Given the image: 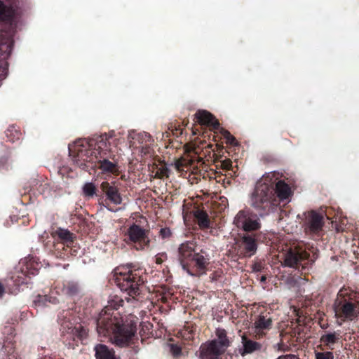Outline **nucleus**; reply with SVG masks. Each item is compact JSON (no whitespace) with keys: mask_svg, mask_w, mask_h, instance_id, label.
Masks as SVG:
<instances>
[{"mask_svg":"<svg viewBox=\"0 0 359 359\" xmlns=\"http://www.w3.org/2000/svg\"><path fill=\"white\" fill-rule=\"evenodd\" d=\"M169 173V168L164 164L157 169L156 176L159 179H162L163 177H168Z\"/></svg>","mask_w":359,"mask_h":359,"instance_id":"obj_34","label":"nucleus"},{"mask_svg":"<svg viewBox=\"0 0 359 359\" xmlns=\"http://www.w3.org/2000/svg\"><path fill=\"white\" fill-rule=\"evenodd\" d=\"M226 359H233V356L229 355V356H226Z\"/></svg>","mask_w":359,"mask_h":359,"instance_id":"obj_53","label":"nucleus"},{"mask_svg":"<svg viewBox=\"0 0 359 359\" xmlns=\"http://www.w3.org/2000/svg\"><path fill=\"white\" fill-rule=\"evenodd\" d=\"M215 335L217 338L212 340V341H215L217 346L226 351L228 347L231 346V341L227 336L226 331L223 328L218 327L216 329Z\"/></svg>","mask_w":359,"mask_h":359,"instance_id":"obj_21","label":"nucleus"},{"mask_svg":"<svg viewBox=\"0 0 359 359\" xmlns=\"http://www.w3.org/2000/svg\"><path fill=\"white\" fill-rule=\"evenodd\" d=\"M5 292V287L4 285L0 281V298L3 297L4 294Z\"/></svg>","mask_w":359,"mask_h":359,"instance_id":"obj_45","label":"nucleus"},{"mask_svg":"<svg viewBox=\"0 0 359 359\" xmlns=\"http://www.w3.org/2000/svg\"><path fill=\"white\" fill-rule=\"evenodd\" d=\"M241 343L243 348H241L239 351L242 356L251 354L256 351H259L264 348L263 344L255 341L245 335L241 338Z\"/></svg>","mask_w":359,"mask_h":359,"instance_id":"obj_19","label":"nucleus"},{"mask_svg":"<svg viewBox=\"0 0 359 359\" xmlns=\"http://www.w3.org/2000/svg\"><path fill=\"white\" fill-rule=\"evenodd\" d=\"M196 121L201 126L209 127L211 130H219L220 124L215 116L206 110H198L195 114Z\"/></svg>","mask_w":359,"mask_h":359,"instance_id":"obj_16","label":"nucleus"},{"mask_svg":"<svg viewBox=\"0 0 359 359\" xmlns=\"http://www.w3.org/2000/svg\"><path fill=\"white\" fill-rule=\"evenodd\" d=\"M253 270L255 271H260L262 270V266L260 264H255Z\"/></svg>","mask_w":359,"mask_h":359,"instance_id":"obj_47","label":"nucleus"},{"mask_svg":"<svg viewBox=\"0 0 359 359\" xmlns=\"http://www.w3.org/2000/svg\"><path fill=\"white\" fill-rule=\"evenodd\" d=\"M253 321L252 328L254 331V337L256 339H263L273 327V313L264 310L255 316Z\"/></svg>","mask_w":359,"mask_h":359,"instance_id":"obj_12","label":"nucleus"},{"mask_svg":"<svg viewBox=\"0 0 359 359\" xmlns=\"http://www.w3.org/2000/svg\"><path fill=\"white\" fill-rule=\"evenodd\" d=\"M340 339V333L339 332H327L320 337V341L323 345L325 346L327 349L332 350L333 345L338 342Z\"/></svg>","mask_w":359,"mask_h":359,"instance_id":"obj_23","label":"nucleus"},{"mask_svg":"<svg viewBox=\"0 0 359 359\" xmlns=\"http://www.w3.org/2000/svg\"><path fill=\"white\" fill-rule=\"evenodd\" d=\"M335 316L341 321H352L359 314L357 293L348 289L341 290L334 304Z\"/></svg>","mask_w":359,"mask_h":359,"instance_id":"obj_6","label":"nucleus"},{"mask_svg":"<svg viewBox=\"0 0 359 359\" xmlns=\"http://www.w3.org/2000/svg\"><path fill=\"white\" fill-rule=\"evenodd\" d=\"M266 276H262L261 277V280H261V282H265V281H266Z\"/></svg>","mask_w":359,"mask_h":359,"instance_id":"obj_52","label":"nucleus"},{"mask_svg":"<svg viewBox=\"0 0 359 359\" xmlns=\"http://www.w3.org/2000/svg\"><path fill=\"white\" fill-rule=\"evenodd\" d=\"M62 292L68 296H74L79 292V286L77 283L67 281L63 283Z\"/></svg>","mask_w":359,"mask_h":359,"instance_id":"obj_28","label":"nucleus"},{"mask_svg":"<svg viewBox=\"0 0 359 359\" xmlns=\"http://www.w3.org/2000/svg\"><path fill=\"white\" fill-rule=\"evenodd\" d=\"M316 259L315 253L311 257L306 250L294 248L285 255L284 265L303 271L307 265L313 264Z\"/></svg>","mask_w":359,"mask_h":359,"instance_id":"obj_9","label":"nucleus"},{"mask_svg":"<svg viewBox=\"0 0 359 359\" xmlns=\"http://www.w3.org/2000/svg\"><path fill=\"white\" fill-rule=\"evenodd\" d=\"M316 359H334L333 353L331 351L315 352Z\"/></svg>","mask_w":359,"mask_h":359,"instance_id":"obj_36","label":"nucleus"},{"mask_svg":"<svg viewBox=\"0 0 359 359\" xmlns=\"http://www.w3.org/2000/svg\"><path fill=\"white\" fill-rule=\"evenodd\" d=\"M225 351L216 345L215 341H210L208 344L201 346V359H219Z\"/></svg>","mask_w":359,"mask_h":359,"instance_id":"obj_17","label":"nucleus"},{"mask_svg":"<svg viewBox=\"0 0 359 359\" xmlns=\"http://www.w3.org/2000/svg\"><path fill=\"white\" fill-rule=\"evenodd\" d=\"M222 168L224 169H226V170H231V168H232V161L227 158V159H225L224 161H222Z\"/></svg>","mask_w":359,"mask_h":359,"instance_id":"obj_42","label":"nucleus"},{"mask_svg":"<svg viewBox=\"0 0 359 359\" xmlns=\"http://www.w3.org/2000/svg\"><path fill=\"white\" fill-rule=\"evenodd\" d=\"M83 194L85 198L90 199L93 196H96L97 197V188L95 185L92 182H86L83 184L82 187Z\"/></svg>","mask_w":359,"mask_h":359,"instance_id":"obj_30","label":"nucleus"},{"mask_svg":"<svg viewBox=\"0 0 359 359\" xmlns=\"http://www.w3.org/2000/svg\"><path fill=\"white\" fill-rule=\"evenodd\" d=\"M167 254L165 252L158 253L156 255V263L157 264H161L167 259Z\"/></svg>","mask_w":359,"mask_h":359,"instance_id":"obj_40","label":"nucleus"},{"mask_svg":"<svg viewBox=\"0 0 359 359\" xmlns=\"http://www.w3.org/2000/svg\"><path fill=\"white\" fill-rule=\"evenodd\" d=\"M128 139L130 146L135 148H139L146 144H152L154 142L151 136L146 132H131L129 133Z\"/></svg>","mask_w":359,"mask_h":359,"instance_id":"obj_18","label":"nucleus"},{"mask_svg":"<svg viewBox=\"0 0 359 359\" xmlns=\"http://www.w3.org/2000/svg\"><path fill=\"white\" fill-rule=\"evenodd\" d=\"M194 153H195L196 154H198V150H197V149H194Z\"/></svg>","mask_w":359,"mask_h":359,"instance_id":"obj_54","label":"nucleus"},{"mask_svg":"<svg viewBox=\"0 0 359 359\" xmlns=\"http://www.w3.org/2000/svg\"><path fill=\"white\" fill-rule=\"evenodd\" d=\"M102 194L97 195L98 204L109 211H114L111 205H118L122 203V196L116 182H102L100 184Z\"/></svg>","mask_w":359,"mask_h":359,"instance_id":"obj_8","label":"nucleus"},{"mask_svg":"<svg viewBox=\"0 0 359 359\" xmlns=\"http://www.w3.org/2000/svg\"><path fill=\"white\" fill-rule=\"evenodd\" d=\"M69 311H62V312L60 313V314L58 315V318L60 319L62 318H67V314Z\"/></svg>","mask_w":359,"mask_h":359,"instance_id":"obj_46","label":"nucleus"},{"mask_svg":"<svg viewBox=\"0 0 359 359\" xmlns=\"http://www.w3.org/2000/svg\"><path fill=\"white\" fill-rule=\"evenodd\" d=\"M172 235L171 231L169 228H161L159 231V236L163 239L169 238Z\"/></svg>","mask_w":359,"mask_h":359,"instance_id":"obj_38","label":"nucleus"},{"mask_svg":"<svg viewBox=\"0 0 359 359\" xmlns=\"http://www.w3.org/2000/svg\"><path fill=\"white\" fill-rule=\"evenodd\" d=\"M87 337L88 330L81 325L69 327V331H67V332L63 334L67 345L72 348H74L75 346L79 345L78 342L79 341H83Z\"/></svg>","mask_w":359,"mask_h":359,"instance_id":"obj_15","label":"nucleus"},{"mask_svg":"<svg viewBox=\"0 0 359 359\" xmlns=\"http://www.w3.org/2000/svg\"><path fill=\"white\" fill-rule=\"evenodd\" d=\"M241 255L245 257H250L255 254L257 250V242L254 233H245L239 234V239L236 242Z\"/></svg>","mask_w":359,"mask_h":359,"instance_id":"obj_14","label":"nucleus"},{"mask_svg":"<svg viewBox=\"0 0 359 359\" xmlns=\"http://www.w3.org/2000/svg\"><path fill=\"white\" fill-rule=\"evenodd\" d=\"M53 236L57 241L64 242L69 245L74 243L75 236L67 229L59 228L52 233Z\"/></svg>","mask_w":359,"mask_h":359,"instance_id":"obj_22","label":"nucleus"},{"mask_svg":"<svg viewBox=\"0 0 359 359\" xmlns=\"http://www.w3.org/2000/svg\"><path fill=\"white\" fill-rule=\"evenodd\" d=\"M304 219L303 228L304 232L311 236H319L324 226V217L323 214L315 210H311L304 213Z\"/></svg>","mask_w":359,"mask_h":359,"instance_id":"obj_13","label":"nucleus"},{"mask_svg":"<svg viewBox=\"0 0 359 359\" xmlns=\"http://www.w3.org/2000/svg\"><path fill=\"white\" fill-rule=\"evenodd\" d=\"M1 71H2L1 75L6 76L7 74L8 69L6 67H3L1 69Z\"/></svg>","mask_w":359,"mask_h":359,"instance_id":"obj_48","label":"nucleus"},{"mask_svg":"<svg viewBox=\"0 0 359 359\" xmlns=\"http://www.w3.org/2000/svg\"><path fill=\"white\" fill-rule=\"evenodd\" d=\"M199 161H202V158L199 157Z\"/></svg>","mask_w":359,"mask_h":359,"instance_id":"obj_55","label":"nucleus"},{"mask_svg":"<svg viewBox=\"0 0 359 359\" xmlns=\"http://www.w3.org/2000/svg\"><path fill=\"white\" fill-rule=\"evenodd\" d=\"M9 156H3L0 158V171L8 170L11 165L9 163Z\"/></svg>","mask_w":359,"mask_h":359,"instance_id":"obj_35","label":"nucleus"},{"mask_svg":"<svg viewBox=\"0 0 359 359\" xmlns=\"http://www.w3.org/2000/svg\"><path fill=\"white\" fill-rule=\"evenodd\" d=\"M109 139L107 134H103L88 140H78L69 145V155L86 171L97 168L102 173L118 175V159Z\"/></svg>","mask_w":359,"mask_h":359,"instance_id":"obj_1","label":"nucleus"},{"mask_svg":"<svg viewBox=\"0 0 359 359\" xmlns=\"http://www.w3.org/2000/svg\"><path fill=\"white\" fill-rule=\"evenodd\" d=\"M327 327H328V324L327 323L320 324V327L322 329H326V328H327Z\"/></svg>","mask_w":359,"mask_h":359,"instance_id":"obj_49","label":"nucleus"},{"mask_svg":"<svg viewBox=\"0 0 359 359\" xmlns=\"http://www.w3.org/2000/svg\"><path fill=\"white\" fill-rule=\"evenodd\" d=\"M72 246L60 241L54 244V250L57 251V257H65L71 254Z\"/></svg>","mask_w":359,"mask_h":359,"instance_id":"obj_29","label":"nucleus"},{"mask_svg":"<svg viewBox=\"0 0 359 359\" xmlns=\"http://www.w3.org/2000/svg\"><path fill=\"white\" fill-rule=\"evenodd\" d=\"M210 278L212 280H216V275L215 273H212L210 275Z\"/></svg>","mask_w":359,"mask_h":359,"instance_id":"obj_50","label":"nucleus"},{"mask_svg":"<svg viewBox=\"0 0 359 359\" xmlns=\"http://www.w3.org/2000/svg\"><path fill=\"white\" fill-rule=\"evenodd\" d=\"M174 165L175 169L177 171L182 172L184 171L185 168H188V166L190 165V162L189 160H187L184 158H180L175 161Z\"/></svg>","mask_w":359,"mask_h":359,"instance_id":"obj_33","label":"nucleus"},{"mask_svg":"<svg viewBox=\"0 0 359 359\" xmlns=\"http://www.w3.org/2000/svg\"><path fill=\"white\" fill-rule=\"evenodd\" d=\"M151 144H144L141 146L140 148L141 149V153L144 155H151L152 149L151 148Z\"/></svg>","mask_w":359,"mask_h":359,"instance_id":"obj_41","label":"nucleus"},{"mask_svg":"<svg viewBox=\"0 0 359 359\" xmlns=\"http://www.w3.org/2000/svg\"><path fill=\"white\" fill-rule=\"evenodd\" d=\"M5 133L8 141L13 143L20 140L22 136V133L19 128L14 125L9 126Z\"/></svg>","mask_w":359,"mask_h":359,"instance_id":"obj_27","label":"nucleus"},{"mask_svg":"<svg viewBox=\"0 0 359 359\" xmlns=\"http://www.w3.org/2000/svg\"><path fill=\"white\" fill-rule=\"evenodd\" d=\"M233 224L245 233L258 231L261 228L258 215L249 208L238 211L234 217Z\"/></svg>","mask_w":359,"mask_h":359,"instance_id":"obj_11","label":"nucleus"},{"mask_svg":"<svg viewBox=\"0 0 359 359\" xmlns=\"http://www.w3.org/2000/svg\"><path fill=\"white\" fill-rule=\"evenodd\" d=\"M39 269L40 263L34 257H25L20 261L15 273L11 276V280L17 286L27 284V278L36 275Z\"/></svg>","mask_w":359,"mask_h":359,"instance_id":"obj_10","label":"nucleus"},{"mask_svg":"<svg viewBox=\"0 0 359 359\" xmlns=\"http://www.w3.org/2000/svg\"><path fill=\"white\" fill-rule=\"evenodd\" d=\"M94 351L96 359H118L114 349L109 348L105 344H97L94 348Z\"/></svg>","mask_w":359,"mask_h":359,"instance_id":"obj_20","label":"nucleus"},{"mask_svg":"<svg viewBox=\"0 0 359 359\" xmlns=\"http://www.w3.org/2000/svg\"><path fill=\"white\" fill-rule=\"evenodd\" d=\"M48 302L56 304L59 302V301L56 297H51L50 295L48 294H38L33 301V303L36 307H42L46 306Z\"/></svg>","mask_w":359,"mask_h":359,"instance_id":"obj_26","label":"nucleus"},{"mask_svg":"<svg viewBox=\"0 0 359 359\" xmlns=\"http://www.w3.org/2000/svg\"><path fill=\"white\" fill-rule=\"evenodd\" d=\"M32 184L36 187V190L43 195L49 194L51 189V183L42 182L37 180H33Z\"/></svg>","mask_w":359,"mask_h":359,"instance_id":"obj_31","label":"nucleus"},{"mask_svg":"<svg viewBox=\"0 0 359 359\" xmlns=\"http://www.w3.org/2000/svg\"><path fill=\"white\" fill-rule=\"evenodd\" d=\"M292 195L290 186L283 180H279V173H266L256 184L250 198V205L260 215L269 213L272 205L278 201H283Z\"/></svg>","mask_w":359,"mask_h":359,"instance_id":"obj_2","label":"nucleus"},{"mask_svg":"<svg viewBox=\"0 0 359 359\" xmlns=\"http://www.w3.org/2000/svg\"><path fill=\"white\" fill-rule=\"evenodd\" d=\"M6 10V6L2 1L0 0V15L4 13Z\"/></svg>","mask_w":359,"mask_h":359,"instance_id":"obj_44","label":"nucleus"},{"mask_svg":"<svg viewBox=\"0 0 359 359\" xmlns=\"http://www.w3.org/2000/svg\"><path fill=\"white\" fill-rule=\"evenodd\" d=\"M123 303L124 301L123 300L122 298L117 295H115L108 301V305L106 306L101 311H104V310L108 309L107 311L110 313H119L116 311H117L121 306H123Z\"/></svg>","mask_w":359,"mask_h":359,"instance_id":"obj_25","label":"nucleus"},{"mask_svg":"<svg viewBox=\"0 0 359 359\" xmlns=\"http://www.w3.org/2000/svg\"><path fill=\"white\" fill-rule=\"evenodd\" d=\"M114 281L123 292L133 299L140 297L144 288L147 276L143 269L131 264L119 266L114 270Z\"/></svg>","mask_w":359,"mask_h":359,"instance_id":"obj_4","label":"nucleus"},{"mask_svg":"<svg viewBox=\"0 0 359 359\" xmlns=\"http://www.w3.org/2000/svg\"><path fill=\"white\" fill-rule=\"evenodd\" d=\"M193 214L200 228L207 229L210 226V219L205 211L197 209L193 212Z\"/></svg>","mask_w":359,"mask_h":359,"instance_id":"obj_24","label":"nucleus"},{"mask_svg":"<svg viewBox=\"0 0 359 359\" xmlns=\"http://www.w3.org/2000/svg\"><path fill=\"white\" fill-rule=\"evenodd\" d=\"M149 231L133 223L124 234V241L136 250H144L150 245Z\"/></svg>","mask_w":359,"mask_h":359,"instance_id":"obj_7","label":"nucleus"},{"mask_svg":"<svg viewBox=\"0 0 359 359\" xmlns=\"http://www.w3.org/2000/svg\"><path fill=\"white\" fill-rule=\"evenodd\" d=\"M178 259L182 269L193 276L205 274L210 263L208 253L203 250L197 252L195 243L191 241L180 245Z\"/></svg>","mask_w":359,"mask_h":359,"instance_id":"obj_5","label":"nucleus"},{"mask_svg":"<svg viewBox=\"0 0 359 359\" xmlns=\"http://www.w3.org/2000/svg\"><path fill=\"white\" fill-rule=\"evenodd\" d=\"M100 311L95 319L96 330L100 337H109L116 346L125 348L135 344L137 337V323L124 320L120 313Z\"/></svg>","mask_w":359,"mask_h":359,"instance_id":"obj_3","label":"nucleus"},{"mask_svg":"<svg viewBox=\"0 0 359 359\" xmlns=\"http://www.w3.org/2000/svg\"><path fill=\"white\" fill-rule=\"evenodd\" d=\"M212 147V144H208L206 147H205V151H208V152H210V151L208 150V149H211Z\"/></svg>","mask_w":359,"mask_h":359,"instance_id":"obj_51","label":"nucleus"},{"mask_svg":"<svg viewBox=\"0 0 359 359\" xmlns=\"http://www.w3.org/2000/svg\"><path fill=\"white\" fill-rule=\"evenodd\" d=\"M219 130H220V133L222 135L224 138L226 140V144H230L231 146L238 145V143L236 139L230 133L229 131H228L227 130L222 128H219Z\"/></svg>","mask_w":359,"mask_h":359,"instance_id":"obj_32","label":"nucleus"},{"mask_svg":"<svg viewBox=\"0 0 359 359\" xmlns=\"http://www.w3.org/2000/svg\"><path fill=\"white\" fill-rule=\"evenodd\" d=\"M301 335V327H297L294 329L292 334H291L292 338H295V341L301 343L304 339L300 336Z\"/></svg>","mask_w":359,"mask_h":359,"instance_id":"obj_37","label":"nucleus"},{"mask_svg":"<svg viewBox=\"0 0 359 359\" xmlns=\"http://www.w3.org/2000/svg\"><path fill=\"white\" fill-rule=\"evenodd\" d=\"M170 352L175 357L179 356L182 353V349L180 346L172 344L170 346Z\"/></svg>","mask_w":359,"mask_h":359,"instance_id":"obj_39","label":"nucleus"},{"mask_svg":"<svg viewBox=\"0 0 359 359\" xmlns=\"http://www.w3.org/2000/svg\"><path fill=\"white\" fill-rule=\"evenodd\" d=\"M277 359H299V358L294 355H286L279 356Z\"/></svg>","mask_w":359,"mask_h":359,"instance_id":"obj_43","label":"nucleus"}]
</instances>
